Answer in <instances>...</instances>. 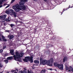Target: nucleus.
<instances>
[{
  "instance_id": "20",
  "label": "nucleus",
  "mask_w": 73,
  "mask_h": 73,
  "mask_svg": "<svg viewBox=\"0 0 73 73\" xmlns=\"http://www.w3.org/2000/svg\"><path fill=\"white\" fill-rule=\"evenodd\" d=\"M65 69L66 70H68L69 69V68L67 65H65Z\"/></svg>"
},
{
  "instance_id": "57",
  "label": "nucleus",
  "mask_w": 73,
  "mask_h": 73,
  "mask_svg": "<svg viewBox=\"0 0 73 73\" xmlns=\"http://www.w3.org/2000/svg\"><path fill=\"white\" fill-rule=\"evenodd\" d=\"M4 25H5V23H4Z\"/></svg>"
},
{
  "instance_id": "47",
  "label": "nucleus",
  "mask_w": 73,
  "mask_h": 73,
  "mask_svg": "<svg viewBox=\"0 0 73 73\" xmlns=\"http://www.w3.org/2000/svg\"><path fill=\"white\" fill-rule=\"evenodd\" d=\"M48 69V70H52V68H49Z\"/></svg>"
},
{
  "instance_id": "3",
  "label": "nucleus",
  "mask_w": 73,
  "mask_h": 73,
  "mask_svg": "<svg viewBox=\"0 0 73 73\" xmlns=\"http://www.w3.org/2000/svg\"><path fill=\"white\" fill-rule=\"evenodd\" d=\"M57 68H58V69L60 70H63V69L64 68L63 64H59L58 65Z\"/></svg>"
},
{
  "instance_id": "53",
  "label": "nucleus",
  "mask_w": 73,
  "mask_h": 73,
  "mask_svg": "<svg viewBox=\"0 0 73 73\" xmlns=\"http://www.w3.org/2000/svg\"><path fill=\"white\" fill-rule=\"evenodd\" d=\"M44 1H45L46 2L47 1V0H43Z\"/></svg>"
},
{
  "instance_id": "25",
  "label": "nucleus",
  "mask_w": 73,
  "mask_h": 73,
  "mask_svg": "<svg viewBox=\"0 0 73 73\" xmlns=\"http://www.w3.org/2000/svg\"><path fill=\"white\" fill-rule=\"evenodd\" d=\"M46 54H50V51L48 50L46 52Z\"/></svg>"
},
{
  "instance_id": "62",
  "label": "nucleus",
  "mask_w": 73,
  "mask_h": 73,
  "mask_svg": "<svg viewBox=\"0 0 73 73\" xmlns=\"http://www.w3.org/2000/svg\"><path fill=\"white\" fill-rule=\"evenodd\" d=\"M17 23H16V25H17Z\"/></svg>"
},
{
  "instance_id": "59",
  "label": "nucleus",
  "mask_w": 73,
  "mask_h": 73,
  "mask_svg": "<svg viewBox=\"0 0 73 73\" xmlns=\"http://www.w3.org/2000/svg\"><path fill=\"white\" fill-rule=\"evenodd\" d=\"M8 18L9 19H8L9 20V17H8Z\"/></svg>"
},
{
  "instance_id": "40",
  "label": "nucleus",
  "mask_w": 73,
  "mask_h": 73,
  "mask_svg": "<svg viewBox=\"0 0 73 73\" xmlns=\"http://www.w3.org/2000/svg\"><path fill=\"white\" fill-rule=\"evenodd\" d=\"M46 24H48V23H49L48 20L46 21Z\"/></svg>"
},
{
  "instance_id": "64",
  "label": "nucleus",
  "mask_w": 73,
  "mask_h": 73,
  "mask_svg": "<svg viewBox=\"0 0 73 73\" xmlns=\"http://www.w3.org/2000/svg\"><path fill=\"white\" fill-rule=\"evenodd\" d=\"M72 72H73V71H72Z\"/></svg>"
},
{
  "instance_id": "32",
  "label": "nucleus",
  "mask_w": 73,
  "mask_h": 73,
  "mask_svg": "<svg viewBox=\"0 0 73 73\" xmlns=\"http://www.w3.org/2000/svg\"><path fill=\"white\" fill-rule=\"evenodd\" d=\"M3 66V64H2L0 63V68H2Z\"/></svg>"
},
{
  "instance_id": "43",
  "label": "nucleus",
  "mask_w": 73,
  "mask_h": 73,
  "mask_svg": "<svg viewBox=\"0 0 73 73\" xmlns=\"http://www.w3.org/2000/svg\"><path fill=\"white\" fill-rule=\"evenodd\" d=\"M5 12L6 13H8V10H7L5 11Z\"/></svg>"
},
{
  "instance_id": "36",
  "label": "nucleus",
  "mask_w": 73,
  "mask_h": 73,
  "mask_svg": "<svg viewBox=\"0 0 73 73\" xmlns=\"http://www.w3.org/2000/svg\"><path fill=\"white\" fill-rule=\"evenodd\" d=\"M3 4V1H1L0 0V5H2Z\"/></svg>"
},
{
  "instance_id": "48",
  "label": "nucleus",
  "mask_w": 73,
  "mask_h": 73,
  "mask_svg": "<svg viewBox=\"0 0 73 73\" xmlns=\"http://www.w3.org/2000/svg\"><path fill=\"white\" fill-rule=\"evenodd\" d=\"M73 6H72V7H70V6H69V8H73Z\"/></svg>"
},
{
  "instance_id": "56",
  "label": "nucleus",
  "mask_w": 73,
  "mask_h": 73,
  "mask_svg": "<svg viewBox=\"0 0 73 73\" xmlns=\"http://www.w3.org/2000/svg\"><path fill=\"white\" fill-rule=\"evenodd\" d=\"M3 71L1 72H0V73H3Z\"/></svg>"
},
{
  "instance_id": "55",
  "label": "nucleus",
  "mask_w": 73,
  "mask_h": 73,
  "mask_svg": "<svg viewBox=\"0 0 73 73\" xmlns=\"http://www.w3.org/2000/svg\"><path fill=\"white\" fill-rule=\"evenodd\" d=\"M30 73H33V71H31Z\"/></svg>"
},
{
  "instance_id": "10",
  "label": "nucleus",
  "mask_w": 73,
  "mask_h": 73,
  "mask_svg": "<svg viewBox=\"0 0 73 73\" xmlns=\"http://www.w3.org/2000/svg\"><path fill=\"white\" fill-rule=\"evenodd\" d=\"M46 64H47L49 66H53V64H50V61L49 60H47Z\"/></svg>"
},
{
  "instance_id": "9",
  "label": "nucleus",
  "mask_w": 73,
  "mask_h": 73,
  "mask_svg": "<svg viewBox=\"0 0 73 73\" xmlns=\"http://www.w3.org/2000/svg\"><path fill=\"white\" fill-rule=\"evenodd\" d=\"M49 61H50V64H53L54 62V61L53 60V58H50V59Z\"/></svg>"
},
{
  "instance_id": "51",
  "label": "nucleus",
  "mask_w": 73,
  "mask_h": 73,
  "mask_svg": "<svg viewBox=\"0 0 73 73\" xmlns=\"http://www.w3.org/2000/svg\"><path fill=\"white\" fill-rule=\"evenodd\" d=\"M3 7V5H1L0 6V8H1V7Z\"/></svg>"
},
{
  "instance_id": "35",
  "label": "nucleus",
  "mask_w": 73,
  "mask_h": 73,
  "mask_svg": "<svg viewBox=\"0 0 73 73\" xmlns=\"http://www.w3.org/2000/svg\"><path fill=\"white\" fill-rule=\"evenodd\" d=\"M2 40H3L5 38V36H4L2 35Z\"/></svg>"
},
{
  "instance_id": "18",
  "label": "nucleus",
  "mask_w": 73,
  "mask_h": 73,
  "mask_svg": "<svg viewBox=\"0 0 73 73\" xmlns=\"http://www.w3.org/2000/svg\"><path fill=\"white\" fill-rule=\"evenodd\" d=\"M59 64H57V63L56 62H54V65L55 66L57 67H57H58V65Z\"/></svg>"
},
{
  "instance_id": "19",
  "label": "nucleus",
  "mask_w": 73,
  "mask_h": 73,
  "mask_svg": "<svg viewBox=\"0 0 73 73\" xmlns=\"http://www.w3.org/2000/svg\"><path fill=\"white\" fill-rule=\"evenodd\" d=\"M13 15L15 17H16L17 15H16V13L14 12L13 13Z\"/></svg>"
},
{
  "instance_id": "28",
  "label": "nucleus",
  "mask_w": 73,
  "mask_h": 73,
  "mask_svg": "<svg viewBox=\"0 0 73 73\" xmlns=\"http://www.w3.org/2000/svg\"><path fill=\"white\" fill-rule=\"evenodd\" d=\"M15 7H16V6H12V8L13 9H14V10H15V9H16V8H15Z\"/></svg>"
},
{
  "instance_id": "46",
  "label": "nucleus",
  "mask_w": 73,
  "mask_h": 73,
  "mask_svg": "<svg viewBox=\"0 0 73 73\" xmlns=\"http://www.w3.org/2000/svg\"><path fill=\"white\" fill-rule=\"evenodd\" d=\"M0 19H3V16H0Z\"/></svg>"
},
{
  "instance_id": "52",
  "label": "nucleus",
  "mask_w": 73,
  "mask_h": 73,
  "mask_svg": "<svg viewBox=\"0 0 73 73\" xmlns=\"http://www.w3.org/2000/svg\"><path fill=\"white\" fill-rule=\"evenodd\" d=\"M6 48V47H5V46H4L3 47V49H5V48Z\"/></svg>"
},
{
  "instance_id": "50",
  "label": "nucleus",
  "mask_w": 73,
  "mask_h": 73,
  "mask_svg": "<svg viewBox=\"0 0 73 73\" xmlns=\"http://www.w3.org/2000/svg\"><path fill=\"white\" fill-rule=\"evenodd\" d=\"M1 1H5L6 0H1Z\"/></svg>"
},
{
  "instance_id": "63",
  "label": "nucleus",
  "mask_w": 73,
  "mask_h": 73,
  "mask_svg": "<svg viewBox=\"0 0 73 73\" xmlns=\"http://www.w3.org/2000/svg\"><path fill=\"white\" fill-rule=\"evenodd\" d=\"M52 7H53V6H52Z\"/></svg>"
},
{
  "instance_id": "4",
  "label": "nucleus",
  "mask_w": 73,
  "mask_h": 73,
  "mask_svg": "<svg viewBox=\"0 0 73 73\" xmlns=\"http://www.w3.org/2000/svg\"><path fill=\"white\" fill-rule=\"evenodd\" d=\"M20 9H21V10L22 9L23 11H25L26 9V6L25 5L21 6L20 7Z\"/></svg>"
},
{
  "instance_id": "37",
  "label": "nucleus",
  "mask_w": 73,
  "mask_h": 73,
  "mask_svg": "<svg viewBox=\"0 0 73 73\" xmlns=\"http://www.w3.org/2000/svg\"><path fill=\"white\" fill-rule=\"evenodd\" d=\"M15 1V0H11V3H13Z\"/></svg>"
},
{
  "instance_id": "42",
  "label": "nucleus",
  "mask_w": 73,
  "mask_h": 73,
  "mask_svg": "<svg viewBox=\"0 0 73 73\" xmlns=\"http://www.w3.org/2000/svg\"><path fill=\"white\" fill-rule=\"evenodd\" d=\"M19 73H23V71H20L19 72Z\"/></svg>"
},
{
  "instance_id": "15",
  "label": "nucleus",
  "mask_w": 73,
  "mask_h": 73,
  "mask_svg": "<svg viewBox=\"0 0 73 73\" xmlns=\"http://www.w3.org/2000/svg\"><path fill=\"white\" fill-rule=\"evenodd\" d=\"M14 50H11L10 51V53L12 54V55H14L15 54V52H13Z\"/></svg>"
},
{
  "instance_id": "61",
  "label": "nucleus",
  "mask_w": 73,
  "mask_h": 73,
  "mask_svg": "<svg viewBox=\"0 0 73 73\" xmlns=\"http://www.w3.org/2000/svg\"><path fill=\"white\" fill-rule=\"evenodd\" d=\"M61 13L62 14H61V15H62V13Z\"/></svg>"
},
{
  "instance_id": "1",
  "label": "nucleus",
  "mask_w": 73,
  "mask_h": 73,
  "mask_svg": "<svg viewBox=\"0 0 73 73\" xmlns=\"http://www.w3.org/2000/svg\"><path fill=\"white\" fill-rule=\"evenodd\" d=\"M40 64L42 65H45V64H46V62H47V60H43L42 58H40Z\"/></svg>"
},
{
  "instance_id": "24",
  "label": "nucleus",
  "mask_w": 73,
  "mask_h": 73,
  "mask_svg": "<svg viewBox=\"0 0 73 73\" xmlns=\"http://www.w3.org/2000/svg\"><path fill=\"white\" fill-rule=\"evenodd\" d=\"M53 40H56V36H53L52 38Z\"/></svg>"
},
{
  "instance_id": "34",
  "label": "nucleus",
  "mask_w": 73,
  "mask_h": 73,
  "mask_svg": "<svg viewBox=\"0 0 73 73\" xmlns=\"http://www.w3.org/2000/svg\"><path fill=\"white\" fill-rule=\"evenodd\" d=\"M3 41H7V40L5 38V39L3 40Z\"/></svg>"
},
{
  "instance_id": "2",
  "label": "nucleus",
  "mask_w": 73,
  "mask_h": 73,
  "mask_svg": "<svg viewBox=\"0 0 73 73\" xmlns=\"http://www.w3.org/2000/svg\"><path fill=\"white\" fill-rule=\"evenodd\" d=\"M13 57L14 58V60H16L17 59L18 60V61L19 62H22V61H21V58H20V56H17L16 55H14L13 56Z\"/></svg>"
},
{
  "instance_id": "30",
  "label": "nucleus",
  "mask_w": 73,
  "mask_h": 73,
  "mask_svg": "<svg viewBox=\"0 0 73 73\" xmlns=\"http://www.w3.org/2000/svg\"><path fill=\"white\" fill-rule=\"evenodd\" d=\"M10 25L11 27V28H12V27H13V26H15V25L13 24H11Z\"/></svg>"
},
{
  "instance_id": "26",
  "label": "nucleus",
  "mask_w": 73,
  "mask_h": 73,
  "mask_svg": "<svg viewBox=\"0 0 73 73\" xmlns=\"http://www.w3.org/2000/svg\"><path fill=\"white\" fill-rule=\"evenodd\" d=\"M7 17V15H5L2 16V19H5Z\"/></svg>"
},
{
  "instance_id": "22",
  "label": "nucleus",
  "mask_w": 73,
  "mask_h": 73,
  "mask_svg": "<svg viewBox=\"0 0 73 73\" xmlns=\"http://www.w3.org/2000/svg\"><path fill=\"white\" fill-rule=\"evenodd\" d=\"M24 2L21 1V2H20L19 3V4L20 5H23L24 4V2Z\"/></svg>"
},
{
  "instance_id": "39",
  "label": "nucleus",
  "mask_w": 73,
  "mask_h": 73,
  "mask_svg": "<svg viewBox=\"0 0 73 73\" xmlns=\"http://www.w3.org/2000/svg\"><path fill=\"white\" fill-rule=\"evenodd\" d=\"M3 50L2 49H1L0 50V53H1L3 52Z\"/></svg>"
},
{
  "instance_id": "23",
  "label": "nucleus",
  "mask_w": 73,
  "mask_h": 73,
  "mask_svg": "<svg viewBox=\"0 0 73 73\" xmlns=\"http://www.w3.org/2000/svg\"><path fill=\"white\" fill-rule=\"evenodd\" d=\"M15 55L17 57V56H19V52L17 51L15 52Z\"/></svg>"
},
{
  "instance_id": "21",
  "label": "nucleus",
  "mask_w": 73,
  "mask_h": 73,
  "mask_svg": "<svg viewBox=\"0 0 73 73\" xmlns=\"http://www.w3.org/2000/svg\"><path fill=\"white\" fill-rule=\"evenodd\" d=\"M9 12H10V13H13V12H14V10L12 9H10L9 10Z\"/></svg>"
},
{
  "instance_id": "45",
  "label": "nucleus",
  "mask_w": 73,
  "mask_h": 73,
  "mask_svg": "<svg viewBox=\"0 0 73 73\" xmlns=\"http://www.w3.org/2000/svg\"><path fill=\"white\" fill-rule=\"evenodd\" d=\"M31 72H30L29 70H28V73H31Z\"/></svg>"
},
{
  "instance_id": "17",
  "label": "nucleus",
  "mask_w": 73,
  "mask_h": 73,
  "mask_svg": "<svg viewBox=\"0 0 73 73\" xmlns=\"http://www.w3.org/2000/svg\"><path fill=\"white\" fill-rule=\"evenodd\" d=\"M46 72V70L44 69L43 70H42L40 72V73H45Z\"/></svg>"
},
{
  "instance_id": "12",
  "label": "nucleus",
  "mask_w": 73,
  "mask_h": 73,
  "mask_svg": "<svg viewBox=\"0 0 73 73\" xmlns=\"http://www.w3.org/2000/svg\"><path fill=\"white\" fill-rule=\"evenodd\" d=\"M68 60V58L65 57L63 59V62H65V61H67Z\"/></svg>"
},
{
  "instance_id": "6",
  "label": "nucleus",
  "mask_w": 73,
  "mask_h": 73,
  "mask_svg": "<svg viewBox=\"0 0 73 73\" xmlns=\"http://www.w3.org/2000/svg\"><path fill=\"white\" fill-rule=\"evenodd\" d=\"M29 61H30V62L31 63H32V62H33V57L32 56H29Z\"/></svg>"
},
{
  "instance_id": "31",
  "label": "nucleus",
  "mask_w": 73,
  "mask_h": 73,
  "mask_svg": "<svg viewBox=\"0 0 73 73\" xmlns=\"http://www.w3.org/2000/svg\"><path fill=\"white\" fill-rule=\"evenodd\" d=\"M23 73H28V72H27V70H24L23 71Z\"/></svg>"
},
{
  "instance_id": "54",
  "label": "nucleus",
  "mask_w": 73,
  "mask_h": 73,
  "mask_svg": "<svg viewBox=\"0 0 73 73\" xmlns=\"http://www.w3.org/2000/svg\"><path fill=\"white\" fill-rule=\"evenodd\" d=\"M24 69L25 70H27V69H26V68H24Z\"/></svg>"
},
{
  "instance_id": "60",
  "label": "nucleus",
  "mask_w": 73,
  "mask_h": 73,
  "mask_svg": "<svg viewBox=\"0 0 73 73\" xmlns=\"http://www.w3.org/2000/svg\"><path fill=\"white\" fill-rule=\"evenodd\" d=\"M70 70H68V72H70Z\"/></svg>"
},
{
  "instance_id": "58",
  "label": "nucleus",
  "mask_w": 73,
  "mask_h": 73,
  "mask_svg": "<svg viewBox=\"0 0 73 73\" xmlns=\"http://www.w3.org/2000/svg\"><path fill=\"white\" fill-rule=\"evenodd\" d=\"M14 73H17V72H15Z\"/></svg>"
},
{
  "instance_id": "8",
  "label": "nucleus",
  "mask_w": 73,
  "mask_h": 73,
  "mask_svg": "<svg viewBox=\"0 0 73 73\" xmlns=\"http://www.w3.org/2000/svg\"><path fill=\"white\" fill-rule=\"evenodd\" d=\"M21 9L19 7H16L15 9V12H19V11H20Z\"/></svg>"
},
{
  "instance_id": "49",
  "label": "nucleus",
  "mask_w": 73,
  "mask_h": 73,
  "mask_svg": "<svg viewBox=\"0 0 73 73\" xmlns=\"http://www.w3.org/2000/svg\"><path fill=\"white\" fill-rule=\"evenodd\" d=\"M2 39H1V38L0 37V41H2Z\"/></svg>"
},
{
  "instance_id": "27",
  "label": "nucleus",
  "mask_w": 73,
  "mask_h": 73,
  "mask_svg": "<svg viewBox=\"0 0 73 73\" xmlns=\"http://www.w3.org/2000/svg\"><path fill=\"white\" fill-rule=\"evenodd\" d=\"M4 62L6 64H8V60H4Z\"/></svg>"
},
{
  "instance_id": "11",
  "label": "nucleus",
  "mask_w": 73,
  "mask_h": 73,
  "mask_svg": "<svg viewBox=\"0 0 73 73\" xmlns=\"http://www.w3.org/2000/svg\"><path fill=\"white\" fill-rule=\"evenodd\" d=\"M13 59V56H9L7 58V60H12Z\"/></svg>"
},
{
  "instance_id": "41",
  "label": "nucleus",
  "mask_w": 73,
  "mask_h": 73,
  "mask_svg": "<svg viewBox=\"0 0 73 73\" xmlns=\"http://www.w3.org/2000/svg\"><path fill=\"white\" fill-rule=\"evenodd\" d=\"M10 7V5H8L5 7V8H8V7Z\"/></svg>"
},
{
  "instance_id": "13",
  "label": "nucleus",
  "mask_w": 73,
  "mask_h": 73,
  "mask_svg": "<svg viewBox=\"0 0 73 73\" xmlns=\"http://www.w3.org/2000/svg\"><path fill=\"white\" fill-rule=\"evenodd\" d=\"M23 55H24V53L21 52L19 54V56H18V57H23Z\"/></svg>"
},
{
  "instance_id": "7",
  "label": "nucleus",
  "mask_w": 73,
  "mask_h": 73,
  "mask_svg": "<svg viewBox=\"0 0 73 73\" xmlns=\"http://www.w3.org/2000/svg\"><path fill=\"white\" fill-rule=\"evenodd\" d=\"M8 37L9 38L10 40H11L14 37V36L13 35H11V34H9L8 35Z\"/></svg>"
},
{
  "instance_id": "5",
  "label": "nucleus",
  "mask_w": 73,
  "mask_h": 73,
  "mask_svg": "<svg viewBox=\"0 0 73 73\" xmlns=\"http://www.w3.org/2000/svg\"><path fill=\"white\" fill-rule=\"evenodd\" d=\"M29 56H26L25 58V59H23V61L25 62H28V60H29Z\"/></svg>"
},
{
  "instance_id": "38",
  "label": "nucleus",
  "mask_w": 73,
  "mask_h": 73,
  "mask_svg": "<svg viewBox=\"0 0 73 73\" xmlns=\"http://www.w3.org/2000/svg\"><path fill=\"white\" fill-rule=\"evenodd\" d=\"M67 9H63V11H62V13L63 12H64V11H66V10H67Z\"/></svg>"
},
{
  "instance_id": "44",
  "label": "nucleus",
  "mask_w": 73,
  "mask_h": 73,
  "mask_svg": "<svg viewBox=\"0 0 73 73\" xmlns=\"http://www.w3.org/2000/svg\"><path fill=\"white\" fill-rule=\"evenodd\" d=\"M72 67L71 66H70L69 67V69H72Z\"/></svg>"
},
{
  "instance_id": "33",
  "label": "nucleus",
  "mask_w": 73,
  "mask_h": 73,
  "mask_svg": "<svg viewBox=\"0 0 73 73\" xmlns=\"http://www.w3.org/2000/svg\"><path fill=\"white\" fill-rule=\"evenodd\" d=\"M16 70H11V72H16Z\"/></svg>"
},
{
  "instance_id": "14",
  "label": "nucleus",
  "mask_w": 73,
  "mask_h": 73,
  "mask_svg": "<svg viewBox=\"0 0 73 73\" xmlns=\"http://www.w3.org/2000/svg\"><path fill=\"white\" fill-rule=\"evenodd\" d=\"M34 63H35V64H39L40 63V62L39 61L37 60H34Z\"/></svg>"
},
{
  "instance_id": "16",
  "label": "nucleus",
  "mask_w": 73,
  "mask_h": 73,
  "mask_svg": "<svg viewBox=\"0 0 73 73\" xmlns=\"http://www.w3.org/2000/svg\"><path fill=\"white\" fill-rule=\"evenodd\" d=\"M34 1H37V0H33ZM28 0H21V1L25 2H27Z\"/></svg>"
},
{
  "instance_id": "29",
  "label": "nucleus",
  "mask_w": 73,
  "mask_h": 73,
  "mask_svg": "<svg viewBox=\"0 0 73 73\" xmlns=\"http://www.w3.org/2000/svg\"><path fill=\"white\" fill-rule=\"evenodd\" d=\"M5 21H10L9 19H5Z\"/></svg>"
}]
</instances>
